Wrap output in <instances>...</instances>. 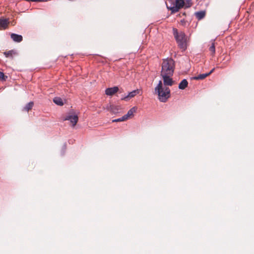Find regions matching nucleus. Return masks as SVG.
<instances>
[{
    "label": "nucleus",
    "mask_w": 254,
    "mask_h": 254,
    "mask_svg": "<svg viewBox=\"0 0 254 254\" xmlns=\"http://www.w3.org/2000/svg\"><path fill=\"white\" fill-rule=\"evenodd\" d=\"M175 61L171 58H167L163 60L161 75H173L175 69Z\"/></svg>",
    "instance_id": "f257e3e1"
},
{
    "label": "nucleus",
    "mask_w": 254,
    "mask_h": 254,
    "mask_svg": "<svg viewBox=\"0 0 254 254\" xmlns=\"http://www.w3.org/2000/svg\"><path fill=\"white\" fill-rule=\"evenodd\" d=\"M156 93L158 95L159 100L162 102H165L170 96V90L168 87L163 86L162 81L160 80L157 86L155 88Z\"/></svg>",
    "instance_id": "f03ea898"
},
{
    "label": "nucleus",
    "mask_w": 254,
    "mask_h": 254,
    "mask_svg": "<svg viewBox=\"0 0 254 254\" xmlns=\"http://www.w3.org/2000/svg\"><path fill=\"white\" fill-rule=\"evenodd\" d=\"M167 7L172 13L178 12L185 4L184 0H168L166 2Z\"/></svg>",
    "instance_id": "7ed1b4c3"
},
{
    "label": "nucleus",
    "mask_w": 254,
    "mask_h": 254,
    "mask_svg": "<svg viewBox=\"0 0 254 254\" xmlns=\"http://www.w3.org/2000/svg\"><path fill=\"white\" fill-rule=\"evenodd\" d=\"M174 37L178 44L179 47L185 50L187 48L186 35L184 32H178L176 29H173Z\"/></svg>",
    "instance_id": "20e7f679"
},
{
    "label": "nucleus",
    "mask_w": 254,
    "mask_h": 254,
    "mask_svg": "<svg viewBox=\"0 0 254 254\" xmlns=\"http://www.w3.org/2000/svg\"><path fill=\"white\" fill-rule=\"evenodd\" d=\"M64 121H69L71 124L72 127H74L78 121V117L76 115H71L69 114L66 115L63 119Z\"/></svg>",
    "instance_id": "39448f33"
},
{
    "label": "nucleus",
    "mask_w": 254,
    "mask_h": 254,
    "mask_svg": "<svg viewBox=\"0 0 254 254\" xmlns=\"http://www.w3.org/2000/svg\"><path fill=\"white\" fill-rule=\"evenodd\" d=\"M161 76L163 78L164 84L165 86H172L173 84L174 81L171 78L172 75H165Z\"/></svg>",
    "instance_id": "423d86ee"
},
{
    "label": "nucleus",
    "mask_w": 254,
    "mask_h": 254,
    "mask_svg": "<svg viewBox=\"0 0 254 254\" xmlns=\"http://www.w3.org/2000/svg\"><path fill=\"white\" fill-rule=\"evenodd\" d=\"M119 91V88L117 86L108 88L105 90V94L108 96H113Z\"/></svg>",
    "instance_id": "0eeeda50"
},
{
    "label": "nucleus",
    "mask_w": 254,
    "mask_h": 254,
    "mask_svg": "<svg viewBox=\"0 0 254 254\" xmlns=\"http://www.w3.org/2000/svg\"><path fill=\"white\" fill-rule=\"evenodd\" d=\"M139 90L138 89L134 90L130 92H129L128 95L122 98V100L127 101L129 99L133 98L136 95L139 94Z\"/></svg>",
    "instance_id": "6e6552de"
},
{
    "label": "nucleus",
    "mask_w": 254,
    "mask_h": 254,
    "mask_svg": "<svg viewBox=\"0 0 254 254\" xmlns=\"http://www.w3.org/2000/svg\"><path fill=\"white\" fill-rule=\"evenodd\" d=\"M11 38L15 42H20L22 41L23 37L21 35L12 33L10 35Z\"/></svg>",
    "instance_id": "1a4fd4ad"
},
{
    "label": "nucleus",
    "mask_w": 254,
    "mask_h": 254,
    "mask_svg": "<svg viewBox=\"0 0 254 254\" xmlns=\"http://www.w3.org/2000/svg\"><path fill=\"white\" fill-rule=\"evenodd\" d=\"M9 21L7 19L0 18V28L3 29L7 28Z\"/></svg>",
    "instance_id": "9d476101"
},
{
    "label": "nucleus",
    "mask_w": 254,
    "mask_h": 254,
    "mask_svg": "<svg viewBox=\"0 0 254 254\" xmlns=\"http://www.w3.org/2000/svg\"><path fill=\"white\" fill-rule=\"evenodd\" d=\"M188 85V82L187 79H183L179 84V88L180 89L184 90Z\"/></svg>",
    "instance_id": "9b49d317"
},
{
    "label": "nucleus",
    "mask_w": 254,
    "mask_h": 254,
    "mask_svg": "<svg viewBox=\"0 0 254 254\" xmlns=\"http://www.w3.org/2000/svg\"><path fill=\"white\" fill-rule=\"evenodd\" d=\"M137 108L135 107L131 108L127 113L126 116L129 119L133 116V114L136 111Z\"/></svg>",
    "instance_id": "f8f14e48"
},
{
    "label": "nucleus",
    "mask_w": 254,
    "mask_h": 254,
    "mask_svg": "<svg viewBox=\"0 0 254 254\" xmlns=\"http://www.w3.org/2000/svg\"><path fill=\"white\" fill-rule=\"evenodd\" d=\"M195 15L198 20H200L205 16V12L204 11H200L195 12Z\"/></svg>",
    "instance_id": "ddd939ff"
},
{
    "label": "nucleus",
    "mask_w": 254,
    "mask_h": 254,
    "mask_svg": "<svg viewBox=\"0 0 254 254\" xmlns=\"http://www.w3.org/2000/svg\"><path fill=\"white\" fill-rule=\"evenodd\" d=\"M53 102L57 105L59 106H62L64 105V103L62 98L59 97H56L53 99Z\"/></svg>",
    "instance_id": "4468645a"
},
{
    "label": "nucleus",
    "mask_w": 254,
    "mask_h": 254,
    "mask_svg": "<svg viewBox=\"0 0 254 254\" xmlns=\"http://www.w3.org/2000/svg\"><path fill=\"white\" fill-rule=\"evenodd\" d=\"M209 76V74L206 73H203V74H200L198 75V76H194L192 78V79L194 80H202L204 78H205L206 77Z\"/></svg>",
    "instance_id": "2eb2a0df"
},
{
    "label": "nucleus",
    "mask_w": 254,
    "mask_h": 254,
    "mask_svg": "<svg viewBox=\"0 0 254 254\" xmlns=\"http://www.w3.org/2000/svg\"><path fill=\"white\" fill-rule=\"evenodd\" d=\"M34 105V103L33 102H30L28 104H27L23 108V111L28 112L30 110Z\"/></svg>",
    "instance_id": "dca6fc26"
},
{
    "label": "nucleus",
    "mask_w": 254,
    "mask_h": 254,
    "mask_svg": "<svg viewBox=\"0 0 254 254\" xmlns=\"http://www.w3.org/2000/svg\"><path fill=\"white\" fill-rule=\"evenodd\" d=\"M16 52L14 50H10L8 52H5L4 53V55L7 58H12L13 55L15 54Z\"/></svg>",
    "instance_id": "f3484780"
},
{
    "label": "nucleus",
    "mask_w": 254,
    "mask_h": 254,
    "mask_svg": "<svg viewBox=\"0 0 254 254\" xmlns=\"http://www.w3.org/2000/svg\"><path fill=\"white\" fill-rule=\"evenodd\" d=\"M209 51L211 52V55H214L215 53V44L212 42L211 45L209 47Z\"/></svg>",
    "instance_id": "a211bd4d"
},
{
    "label": "nucleus",
    "mask_w": 254,
    "mask_h": 254,
    "mask_svg": "<svg viewBox=\"0 0 254 254\" xmlns=\"http://www.w3.org/2000/svg\"><path fill=\"white\" fill-rule=\"evenodd\" d=\"M7 76H5L3 72L0 71V79L2 80H5Z\"/></svg>",
    "instance_id": "6ab92c4d"
},
{
    "label": "nucleus",
    "mask_w": 254,
    "mask_h": 254,
    "mask_svg": "<svg viewBox=\"0 0 254 254\" xmlns=\"http://www.w3.org/2000/svg\"><path fill=\"white\" fill-rule=\"evenodd\" d=\"M121 122L125 121L128 119V118L126 116V115L123 116L122 118H120Z\"/></svg>",
    "instance_id": "aec40b11"
},
{
    "label": "nucleus",
    "mask_w": 254,
    "mask_h": 254,
    "mask_svg": "<svg viewBox=\"0 0 254 254\" xmlns=\"http://www.w3.org/2000/svg\"><path fill=\"white\" fill-rule=\"evenodd\" d=\"M121 122L125 121L128 119V118L126 116V115L123 116L122 118H120Z\"/></svg>",
    "instance_id": "412c9836"
},
{
    "label": "nucleus",
    "mask_w": 254,
    "mask_h": 254,
    "mask_svg": "<svg viewBox=\"0 0 254 254\" xmlns=\"http://www.w3.org/2000/svg\"><path fill=\"white\" fill-rule=\"evenodd\" d=\"M113 122H121V119L120 118H118L117 119H115V120H113L112 121Z\"/></svg>",
    "instance_id": "4be33fe9"
},
{
    "label": "nucleus",
    "mask_w": 254,
    "mask_h": 254,
    "mask_svg": "<svg viewBox=\"0 0 254 254\" xmlns=\"http://www.w3.org/2000/svg\"><path fill=\"white\" fill-rule=\"evenodd\" d=\"M190 1H191V0H187V1H188V5H187V6H186V7H189L190 6V5H191V3H190Z\"/></svg>",
    "instance_id": "5701e85b"
},
{
    "label": "nucleus",
    "mask_w": 254,
    "mask_h": 254,
    "mask_svg": "<svg viewBox=\"0 0 254 254\" xmlns=\"http://www.w3.org/2000/svg\"><path fill=\"white\" fill-rule=\"evenodd\" d=\"M214 70V68H213L212 69H211L210 70V71L209 72L207 73L209 74V75L210 74H211L213 72Z\"/></svg>",
    "instance_id": "b1692460"
},
{
    "label": "nucleus",
    "mask_w": 254,
    "mask_h": 254,
    "mask_svg": "<svg viewBox=\"0 0 254 254\" xmlns=\"http://www.w3.org/2000/svg\"><path fill=\"white\" fill-rule=\"evenodd\" d=\"M43 0H32V1H42Z\"/></svg>",
    "instance_id": "393cba45"
}]
</instances>
